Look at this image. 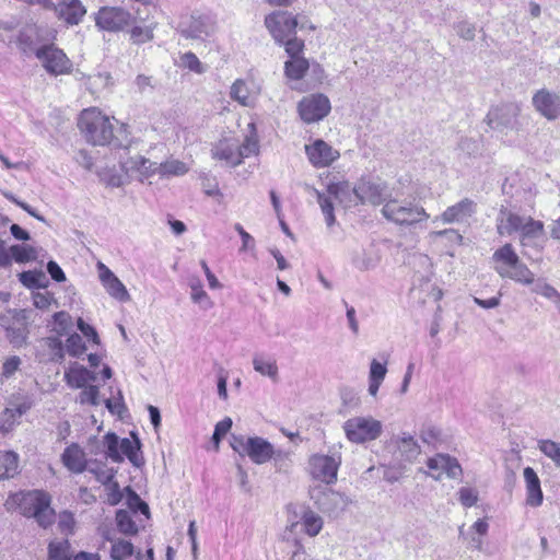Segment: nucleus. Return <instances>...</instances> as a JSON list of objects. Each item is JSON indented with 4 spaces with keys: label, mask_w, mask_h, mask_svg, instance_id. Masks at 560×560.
<instances>
[{
    "label": "nucleus",
    "mask_w": 560,
    "mask_h": 560,
    "mask_svg": "<svg viewBox=\"0 0 560 560\" xmlns=\"http://www.w3.org/2000/svg\"><path fill=\"white\" fill-rule=\"evenodd\" d=\"M230 445L238 455L248 456L257 465H262L281 454V452L276 453L272 444L259 436L246 439L243 435L233 434Z\"/></svg>",
    "instance_id": "6"
},
{
    "label": "nucleus",
    "mask_w": 560,
    "mask_h": 560,
    "mask_svg": "<svg viewBox=\"0 0 560 560\" xmlns=\"http://www.w3.org/2000/svg\"><path fill=\"white\" fill-rule=\"evenodd\" d=\"M54 330L61 337L68 334V330L72 326V319L67 312L61 311L54 314Z\"/></svg>",
    "instance_id": "50"
},
{
    "label": "nucleus",
    "mask_w": 560,
    "mask_h": 560,
    "mask_svg": "<svg viewBox=\"0 0 560 560\" xmlns=\"http://www.w3.org/2000/svg\"><path fill=\"white\" fill-rule=\"evenodd\" d=\"M21 364H22V360L18 355H12V357L5 359V361L2 364L1 375L4 378L12 377L14 375V373L20 369Z\"/></svg>",
    "instance_id": "61"
},
{
    "label": "nucleus",
    "mask_w": 560,
    "mask_h": 560,
    "mask_svg": "<svg viewBox=\"0 0 560 560\" xmlns=\"http://www.w3.org/2000/svg\"><path fill=\"white\" fill-rule=\"evenodd\" d=\"M533 106L546 119L556 120L560 116V94L547 89L538 90L533 96Z\"/></svg>",
    "instance_id": "19"
},
{
    "label": "nucleus",
    "mask_w": 560,
    "mask_h": 560,
    "mask_svg": "<svg viewBox=\"0 0 560 560\" xmlns=\"http://www.w3.org/2000/svg\"><path fill=\"white\" fill-rule=\"evenodd\" d=\"M189 287L191 289V300L195 303L199 304L205 310L212 307V302L207 292L202 289L200 280L191 279Z\"/></svg>",
    "instance_id": "42"
},
{
    "label": "nucleus",
    "mask_w": 560,
    "mask_h": 560,
    "mask_svg": "<svg viewBox=\"0 0 560 560\" xmlns=\"http://www.w3.org/2000/svg\"><path fill=\"white\" fill-rule=\"evenodd\" d=\"M212 158L235 167L242 163L237 152V144L228 140L219 141L211 150Z\"/></svg>",
    "instance_id": "28"
},
{
    "label": "nucleus",
    "mask_w": 560,
    "mask_h": 560,
    "mask_svg": "<svg viewBox=\"0 0 560 560\" xmlns=\"http://www.w3.org/2000/svg\"><path fill=\"white\" fill-rule=\"evenodd\" d=\"M61 459L67 469L74 474H81L86 469L85 453L77 443H72L63 451Z\"/></svg>",
    "instance_id": "24"
},
{
    "label": "nucleus",
    "mask_w": 560,
    "mask_h": 560,
    "mask_svg": "<svg viewBox=\"0 0 560 560\" xmlns=\"http://www.w3.org/2000/svg\"><path fill=\"white\" fill-rule=\"evenodd\" d=\"M68 384L73 388H83L88 382L94 380L93 374L84 366L71 369L66 373Z\"/></svg>",
    "instance_id": "37"
},
{
    "label": "nucleus",
    "mask_w": 560,
    "mask_h": 560,
    "mask_svg": "<svg viewBox=\"0 0 560 560\" xmlns=\"http://www.w3.org/2000/svg\"><path fill=\"white\" fill-rule=\"evenodd\" d=\"M265 26L276 42H281L295 35L299 22L292 13L278 10L266 15Z\"/></svg>",
    "instance_id": "15"
},
{
    "label": "nucleus",
    "mask_w": 560,
    "mask_h": 560,
    "mask_svg": "<svg viewBox=\"0 0 560 560\" xmlns=\"http://www.w3.org/2000/svg\"><path fill=\"white\" fill-rule=\"evenodd\" d=\"M78 127L86 141L93 145L110 144L125 149L131 145L126 127L121 125L114 131L109 118L96 108L84 109L79 117Z\"/></svg>",
    "instance_id": "1"
},
{
    "label": "nucleus",
    "mask_w": 560,
    "mask_h": 560,
    "mask_svg": "<svg viewBox=\"0 0 560 560\" xmlns=\"http://www.w3.org/2000/svg\"><path fill=\"white\" fill-rule=\"evenodd\" d=\"M80 404H89L92 406H97L98 401V388L95 385H86L82 388V392L79 395Z\"/></svg>",
    "instance_id": "57"
},
{
    "label": "nucleus",
    "mask_w": 560,
    "mask_h": 560,
    "mask_svg": "<svg viewBox=\"0 0 560 560\" xmlns=\"http://www.w3.org/2000/svg\"><path fill=\"white\" fill-rule=\"evenodd\" d=\"M328 194L334 196L343 208L357 207L360 205L357 184L340 182L328 186Z\"/></svg>",
    "instance_id": "23"
},
{
    "label": "nucleus",
    "mask_w": 560,
    "mask_h": 560,
    "mask_svg": "<svg viewBox=\"0 0 560 560\" xmlns=\"http://www.w3.org/2000/svg\"><path fill=\"white\" fill-rule=\"evenodd\" d=\"M254 370L262 376L269 377L272 382L278 381V365L276 359L264 354H255L253 358Z\"/></svg>",
    "instance_id": "30"
},
{
    "label": "nucleus",
    "mask_w": 560,
    "mask_h": 560,
    "mask_svg": "<svg viewBox=\"0 0 560 560\" xmlns=\"http://www.w3.org/2000/svg\"><path fill=\"white\" fill-rule=\"evenodd\" d=\"M103 287L112 298L118 300L119 302H128L130 300V294L128 293L124 283L117 277L112 279V281L107 282Z\"/></svg>",
    "instance_id": "44"
},
{
    "label": "nucleus",
    "mask_w": 560,
    "mask_h": 560,
    "mask_svg": "<svg viewBox=\"0 0 560 560\" xmlns=\"http://www.w3.org/2000/svg\"><path fill=\"white\" fill-rule=\"evenodd\" d=\"M497 231L501 236H514L521 241H537L545 235L544 222L530 215H521L515 210L501 206L495 218Z\"/></svg>",
    "instance_id": "2"
},
{
    "label": "nucleus",
    "mask_w": 560,
    "mask_h": 560,
    "mask_svg": "<svg viewBox=\"0 0 560 560\" xmlns=\"http://www.w3.org/2000/svg\"><path fill=\"white\" fill-rule=\"evenodd\" d=\"M457 148L459 151L468 156H476L479 153V142L472 138L463 137L460 138Z\"/></svg>",
    "instance_id": "59"
},
{
    "label": "nucleus",
    "mask_w": 560,
    "mask_h": 560,
    "mask_svg": "<svg viewBox=\"0 0 560 560\" xmlns=\"http://www.w3.org/2000/svg\"><path fill=\"white\" fill-rule=\"evenodd\" d=\"M308 68L310 63L303 57L291 58L284 63L285 75L291 80H301Z\"/></svg>",
    "instance_id": "34"
},
{
    "label": "nucleus",
    "mask_w": 560,
    "mask_h": 560,
    "mask_svg": "<svg viewBox=\"0 0 560 560\" xmlns=\"http://www.w3.org/2000/svg\"><path fill=\"white\" fill-rule=\"evenodd\" d=\"M431 241L435 243L448 242L452 244L460 243L463 235L455 229H445L430 234Z\"/></svg>",
    "instance_id": "48"
},
{
    "label": "nucleus",
    "mask_w": 560,
    "mask_h": 560,
    "mask_svg": "<svg viewBox=\"0 0 560 560\" xmlns=\"http://www.w3.org/2000/svg\"><path fill=\"white\" fill-rule=\"evenodd\" d=\"M201 186L207 196L214 197L221 195L217 178L210 174L201 176Z\"/></svg>",
    "instance_id": "60"
},
{
    "label": "nucleus",
    "mask_w": 560,
    "mask_h": 560,
    "mask_svg": "<svg viewBox=\"0 0 560 560\" xmlns=\"http://www.w3.org/2000/svg\"><path fill=\"white\" fill-rule=\"evenodd\" d=\"M311 499L317 509L329 517H338L352 503L351 499L343 493L327 487H315L310 492Z\"/></svg>",
    "instance_id": "7"
},
{
    "label": "nucleus",
    "mask_w": 560,
    "mask_h": 560,
    "mask_svg": "<svg viewBox=\"0 0 560 560\" xmlns=\"http://www.w3.org/2000/svg\"><path fill=\"white\" fill-rule=\"evenodd\" d=\"M116 525L118 530L124 535L133 536L138 533V526L133 522L130 513L126 510L116 512Z\"/></svg>",
    "instance_id": "40"
},
{
    "label": "nucleus",
    "mask_w": 560,
    "mask_h": 560,
    "mask_svg": "<svg viewBox=\"0 0 560 560\" xmlns=\"http://www.w3.org/2000/svg\"><path fill=\"white\" fill-rule=\"evenodd\" d=\"M398 450L401 456L408 462L416 459L421 452L418 442L409 434H404V436L400 438L398 442Z\"/></svg>",
    "instance_id": "38"
},
{
    "label": "nucleus",
    "mask_w": 560,
    "mask_h": 560,
    "mask_svg": "<svg viewBox=\"0 0 560 560\" xmlns=\"http://www.w3.org/2000/svg\"><path fill=\"white\" fill-rule=\"evenodd\" d=\"M303 530L310 537L317 536L323 529V518L311 509H306L301 517Z\"/></svg>",
    "instance_id": "33"
},
{
    "label": "nucleus",
    "mask_w": 560,
    "mask_h": 560,
    "mask_svg": "<svg viewBox=\"0 0 560 560\" xmlns=\"http://www.w3.org/2000/svg\"><path fill=\"white\" fill-rule=\"evenodd\" d=\"M477 205L469 198H464L457 203L447 207L444 212L433 220V223L453 224L467 223L476 212Z\"/></svg>",
    "instance_id": "18"
},
{
    "label": "nucleus",
    "mask_w": 560,
    "mask_h": 560,
    "mask_svg": "<svg viewBox=\"0 0 560 560\" xmlns=\"http://www.w3.org/2000/svg\"><path fill=\"white\" fill-rule=\"evenodd\" d=\"M230 95L232 100L238 102L243 106H250L254 103L250 90L246 82L241 79L236 80L232 84Z\"/></svg>",
    "instance_id": "35"
},
{
    "label": "nucleus",
    "mask_w": 560,
    "mask_h": 560,
    "mask_svg": "<svg viewBox=\"0 0 560 560\" xmlns=\"http://www.w3.org/2000/svg\"><path fill=\"white\" fill-rule=\"evenodd\" d=\"M279 45H283L287 54L291 58L300 57V54L304 48V40L298 38L295 35L287 37L284 40L277 42Z\"/></svg>",
    "instance_id": "53"
},
{
    "label": "nucleus",
    "mask_w": 560,
    "mask_h": 560,
    "mask_svg": "<svg viewBox=\"0 0 560 560\" xmlns=\"http://www.w3.org/2000/svg\"><path fill=\"white\" fill-rule=\"evenodd\" d=\"M19 472V455L13 451L0 456V480L13 478Z\"/></svg>",
    "instance_id": "32"
},
{
    "label": "nucleus",
    "mask_w": 560,
    "mask_h": 560,
    "mask_svg": "<svg viewBox=\"0 0 560 560\" xmlns=\"http://www.w3.org/2000/svg\"><path fill=\"white\" fill-rule=\"evenodd\" d=\"M124 166L127 167V170L139 173L141 182L150 178L155 174L160 175V164L156 162H152L151 160L142 155L129 158L124 163Z\"/></svg>",
    "instance_id": "25"
},
{
    "label": "nucleus",
    "mask_w": 560,
    "mask_h": 560,
    "mask_svg": "<svg viewBox=\"0 0 560 560\" xmlns=\"http://www.w3.org/2000/svg\"><path fill=\"white\" fill-rule=\"evenodd\" d=\"M133 553V545L124 539H119L114 541L110 549V557L113 560H122L132 556Z\"/></svg>",
    "instance_id": "47"
},
{
    "label": "nucleus",
    "mask_w": 560,
    "mask_h": 560,
    "mask_svg": "<svg viewBox=\"0 0 560 560\" xmlns=\"http://www.w3.org/2000/svg\"><path fill=\"white\" fill-rule=\"evenodd\" d=\"M292 548L290 560H311V556L307 553L300 539H293Z\"/></svg>",
    "instance_id": "64"
},
{
    "label": "nucleus",
    "mask_w": 560,
    "mask_h": 560,
    "mask_svg": "<svg viewBox=\"0 0 560 560\" xmlns=\"http://www.w3.org/2000/svg\"><path fill=\"white\" fill-rule=\"evenodd\" d=\"M232 419L226 417L223 420L219 421L214 427V432L212 435V442L214 444L215 450H219L220 442L222 438L230 431L232 428Z\"/></svg>",
    "instance_id": "55"
},
{
    "label": "nucleus",
    "mask_w": 560,
    "mask_h": 560,
    "mask_svg": "<svg viewBox=\"0 0 560 560\" xmlns=\"http://www.w3.org/2000/svg\"><path fill=\"white\" fill-rule=\"evenodd\" d=\"M188 172L186 164L178 160H171L160 163V175L163 176H180Z\"/></svg>",
    "instance_id": "46"
},
{
    "label": "nucleus",
    "mask_w": 560,
    "mask_h": 560,
    "mask_svg": "<svg viewBox=\"0 0 560 560\" xmlns=\"http://www.w3.org/2000/svg\"><path fill=\"white\" fill-rule=\"evenodd\" d=\"M406 264L415 270L411 290H422L430 284L433 262L428 255L415 252L408 255Z\"/></svg>",
    "instance_id": "17"
},
{
    "label": "nucleus",
    "mask_w": 560,
    "mask_h": 560,
    "mask_svg": "<svg viewBox=\"0 0 560 560\" xmlns=\"http://www.w3.org/2000/svg\"><path fill=\"white\" fill-rule=\"evenodd\" d=\"M317 199L327 225H332L335 223L332 201L330 200L329 197L320 192L317 194Z\"/></svg>",
    "instance_id": "54"
},
{
    "label": "nucleus",
    "mask_w": 560,
    "mask_h": 560,
    "mask_svg": "<svg viewBox=\"0 0 560 560\" xmlns=\"http://www.w3.org/2000/svg\"><path fill=\"white\" fill-rule=\"evenodd\" d=\"M458 500L463 506L471 508L478 501V491L474 488L463 487L458 490Z\"/></svg>",
    "instance_id": "58"
},
{
    "label": "nucleus",
    "mask_w": 560,
    "mask_h": 560,
    "mask_svg": "<svg viewBox=\"0 0 560 560\" xmlns=\"http://www.w3.org/2000/svg\"><path fill=\"white\" fill-rule=\"evenodd\" d=\"M13 259L19 262H27L36 258L35 247H10Z\"/></svg>",
    "instance_id": "56"
},
{
    "label": "nucleus",
    "mask_w": 560,
    "mask_h": 560,
    "mask_svg": "<svg viewBox=\"0 0 560 560\" xmlns=\"http://www.w3.org/2000/svg\"><path fill=\"white\" fill-rule=\"evenodd\" d=\"M381 260L376 247H357L352 253V262L359 270L375 268Z\"/></svg>",
    "instance_id": "27"
},
{
    "label": "nucleus",
    "mask_w": 560,
    "mask_h": 560,
    "mask_svg": "<svg viewBox=\"0 0 560 560\" xmlns=\"http://www.w3.org/2000/svg\"><path fill=\"white\" fill-rule=\"evenodd\" d=\"M214 26L215 20L210 13L196 11L180 19L177 31L186 38L200 39L213 33Z\"/></svg>",
    "instance_id": "12"
},
{
    "label": "nucleus",
    "mask_w": 560,
    "mask_h": 560,
    "mask_svg": "<svg viewBox=\"0 0 560 560\" xmlns=\"http://www.w3.org/2000/svg\"><path fill=\"white\" fill-rule=\"evenodd\" d=\"M539 451L550 458L557 467H560V443L552 440H540L538 442Z\"/></svg>",
    "instance_id": "45"
},
{
    "label": "nucleus",
    "mask_w": 560,
    "mask_h": 560,
    "mask_svg": "<svg viewBox=\"0 0 560 560\" xmlns=\"http://www.w3.org/2000/svg\"><path fill=\"white\" fill-rule=\"evenodd\" d=\"M382 213L388 221L399 225H411L429 218L422 207L396 199L387 201L382 208Z\"/></svg>",
    "instance_id": "8"
},
{
    "label": "nucleus",
    "mask_w": 560,
    "mask_h": 560,
    "mask_svg": "<svg viewBox=\"0 0 560 560\" xmlns=\"http://www.w3.org/2000/svg\"><path fill=\"white\" fill-rule=\"evenodd\" d=\"M18 47L25 55L31 56L35 55L37 57V51L39 50L38 43L39 36L36 27L26 26L24 27L19 36H18Z\"/></svg>",
    "instance_id": "29"
},
{
    "label": "nucleus",
    "mask_w": 560,
    "mask_h": 560,
    "mask_svg": "<svg viewBox=\"0 0 560 560\" xmlns=\"http://www.w3.org/2000/svg\"><path fill=\"white\" fill-rule=\"evenodd\" d=\"M447 454H436L435 456L430 457L427 460L429 471H424V474L431 476L434 480H441L445 465H447Z\"/></svg>",
    "instance_id": "39"
},
{
    "label": "nucleus",
    "mask_w": 560,
    "mask_h": 560,
    "mask_svg": "<svg viewBox=\"0 0 560 560\" xmlns=\"http://www.w3.org/2000/svg\"><path fill=\"white\" fill-rule=\"evenodd\" d=\"M532 291L546 298L553 304L560 299V292L544 279L536 280Z\"/></svg>",
    "instance_id": "43"
},
{
    "label": "nucleus",
    "mask_w": 560,
    "mask_h": 560,
    "mask_svg": "<svg viewBox=\"0 0 560 560\" xmlns=\"http://www.w3.org/2000/svg\"><path fill=\"white\" fill-rule=\"evenodd\" d=\"M135 21L136 16L121 7H102L95 13V25L100 30L110 33L124 32Z\"/></svg>",
    "instance_id": "10"
},
{
    "label": "nucleus",
    "mask_w": 560,
    "mask_h": 560,
    "mask_svg": "<svg viewBox=\"0 0 560 560\" xmlns=\"http://www.w3.org/2000/svg\"><path fill=\"white\" fill-rule=\"evenodd\" d=\"M331 109L329 98L322 93L303 96L298 104V112L305 124L323 120Z\"/></svg>",
    "instance_id": "13"
},
{
    "label": "nucleus",
    "mask_w": 560,
    "mask_h": 560,
    "mask_svg": "<svg viewBox=\"0 0 560 560\" xmlns=\"http://www.w3.org/2000/svg\"><path fill=\"white\" fill-rule=\"evenodd\" d=\"M457 35L465 40H472L476 35L475 24L462 21L454 26Z\"/></svg>",
    "instance_id": "63"
},
{
    "label": "nucleus",
    "mask_w": 560,
    "mask_h": 560,
    "mask_svg": "<svg viewBox=\"0 0 560 560\" xmlns=\"http://www.w3.org/2000/svg\"><path fill=\"white\" fill-rule=\"evenodd\" d=\"M248 127L250 128V135L246 136L242 145L237 144V152L242 162L245 158L257 154L259 150L255 124L250 122Z\"/></svg>",
    "instance_id": "36"
},
{
    "label": "nucleus",
    "mask_w": 560,
    "mask_h": 560,
    "mask_svg": "<svg viewBox=\"0 0 560 560\" xmlns=\"http://www.w3.org/2000/svg\"><path fill=\"white\" fill-rule=\"evenodd\" d=\"M360 205L370 203L373 206L381 205L384 201L386 186L383 183L371 180L370 178H361L357 183Z\"/></svg>",
    "instance_id": "22"
},
{
    "label": "nucleus",
    "mask_w": 560,
    "mask_h": 560,
    "mask_svg": "<svg viewBox=\"0 0 560 560\" xmlns=\"http://www.w3.org/2000/svg\"><path fill=\"white\" fill-rule=\"evenodd\" d=\"M46 8L52 9L56 15L69 25H78L86 14V9L80 0H60L57 4L47 0Z\"/></svg>",
    "instance_id": "20"
},
{
    "label": "nucleus",
    "mask_w": 560,
    "mask_h": 560,
    "mask_svg": "<svg viewBox=\"0 0 560 560\" xmlns=\"http://www.w3.org/2000/svg\"><path fill=\"white\" fill-rule=\"evenodd\" d=\"M66 350L71 357L78 358L85 352L86 347L79 334H72L67 339Z\"/></svg>",
    "instance_id": "49"
},
{
    "label": "nucleus",
    "mask_w": 560,
    "mask_h": 560,
    "mask_svg": "<svg viewBox=\"0 0 560 560\" xmlns=\"http://www.w3.org/2000/svg\"><path fill=\"white\" fill-rule=\"evenodd\" d=\"M305 152L310 162L315 167L329 166L339 158V152L322 139H317L312 144L305 145Z\"/></svg>",
    "instance_id": "21"
},
{
    "label": "nucleus",
    "mask_w": 560,
    "mask_h": 560,
    "mask_svg": "<svg viewBox=\"0 0 560 560\" xmlns=\"http://www.w3.org/2000/svg\"><path fill=\"white\" fill-rule=\"evenodd\" d=\"M518 114V105L513 103L501 104L488 112L485 121L491 129L503 131L506 128H513Z\"/></svg>",
    "instance_id": "16"
},
{
    "label": "nucleus",
    "mask_w": 560,
    "mask_h": 560,
    "mask_svg": "<svg viewBox=\"0 0 560 560\" xmlns=\"http://www.w3.org/2000/svg\"><path fill=\"white\" fill-rule=\"evenodd\" d=\"M128 492L127 503L130 510L133 512H141L147 517L150 515L149 505L130 488H126Z\"/></svg>",
    "instance_id": "51"
},
{
    "label": "nucleus",
    "mask_w": 560,
    "mask_h": 560,
    "mask_svg": "<svg viewBox=\"0 0 560 560\" xmlns=\"http://www.w3.org/2000/svg\"><path fill=\"white\" fill-rule=\"evenodd\" d=\"M50 501V495L45 491L32 490L14 494L8 503L15 504L23 516L34 517L39 526L47 528L55 521Z\"/></svg>",
    "instance_id": "3"
},
{
    "label": "nucleus",
    "mask_w": 560,
    "mask_h": 560,
    "mask_svg": "<svg viewBox=\"0 0 560 560\" xmlns=\"http://www.w3.org/2000/svg\"><path fill=\"white\" fill-rule=\"evenodd\" d=\"M158 23L152 22L148 25H132L128 27L129 39L133 45H143L154 39V31Z\"/></svg>",
    "instance_id": "31"
},
{
    "label": "nucleus",
    "mask_w": 560,
    "mask_h": 560,
    "mask_svg": "<svg viewBox=\"0 0 560 560\" xmlns=\"http://www.w3.org/2000/svg\"><path fill=\"white\" fill-rule=\"evenodd\" d=\"M133 441L124 438L119 439L115 433H107L105 439L106 455L114 463L124 462V456L137 468L144 465V458L141 453V442L138 436L131 433Z\"/></svg>",
    "instance_id": "5"
},
{
    "label": "nucleus",
    "mask_w": 560,
    "mask_h": 560,
    "mask_svg": "<svg viewBox=\"0 0 560 560\" xmlns=\"http://www.w3.org/2000/svg\"><path fill=\"white\" fill-rule=\"evenodd\" d=\"M70 542L68 539L51 541L48 545V560H70Z\"/></svg>",
    "instance_id": "41"
},
{
    "label": "nucleus",
    "mask_w": 560,
    "mask_h": 560,
    "mask_svg": "<svg viewBox=\"0 0 560 560\" xmlns=\"http://www.w3.org/2000/svg\"><path fill=\"white\" fill-rule=\"evenodd\" d=\"M340 464V454H313L308 458L307 471L313 479L324 482L326 485H331L335 483L337 480V474Z\"/></svg>",
    "instance_id": "11"
},
{
    "label": "nucleus",
    "mask_w": 560,
    "mask_h": 560,
    "mask_svg": "<svg viewBox=\"0 0 560 560\" xmlns=\"http://www.w3.org/2000/svg\"><path fill=\"white\" fill-rule=\"evenodd\" d=\"M7 337L14 347H21L26 340L25 327H10L7 329Z\"/></svg>",
    "instance_id": "62"
},
{
    "label": "nucleus",
    "mask_w": 560,
    "mask_h": 560,
    "mask_svg": "<svg viewBox=\"0 0 560 560\" xmlns=\"http://www.w3.org/2000/svg\"><path fill=\"white\" fill-rule=\"evenodd\" d=\"M36 58L42 62L44 69L55 77L69 73L72 68L71 60L54 44L42 45Z\"/></svg>",
    "instance_id": "14"
},
{
    "label": "nucleus",
    "mask_w": 560,
    "mask_h": 560,
    "mask_svg": "<svg viewBox=\"0 0 560 560\" xmlns=\"http://www.w3.org/2000/svg\"><path fill=\"white\" fill-rule=\"evenodd\" d=\"M46 346L50 351V360L61 362L65 359V347L59 336L48 337Z\"/></svg>",
    "instance_id": "52"
},
{
    "label": "nucleus",
    "mask_w": 560,
    "mask_h": 560,
    "mask_svg": "<svg viewBox=\"0 0 560 560\" xmlns=\"http://www.w3.org/2000/svg\"><path fill=\"white\" fill-rule=\"evenodd\" d=\"M343 431L350 442L361 444L380 438L383 425L372 417H353L343 423Z\"/></svg>",
    "instance_id": "9"
},
{
    "label": "nucleus",
    "mask_w": 560,
    "mask_h": 560,
    "mask_svg": "<svg viewBox=\"0 0 560 560\" xmlns=\"http://www.w3.org/2000/svg\"><path fill=\"white\" fill-rule=\"evenodd\" d=\"M524 479L527 492L526 503L534 508L541 505L544 497L540 488V480L532 467H526L524 469Z\"/></svg>",
    "instance_id": "26"
},
{
    "label": "nucleus",
    "mask_w": 560,
    "mask_h": 560,
    "mask_svg": "<svg viewBox=\"0 0 560 560\" xmlns=\"http://www.w3.org/2000/svg\"><path fill=\"white\" fill-rule=\"evenodd\" d=\"M494 269L502 277L524 285L535 283V275L521 261L512 247H499L493 254Z\"/></svg>",
    "instance_id": "4"
}]
</instances>
